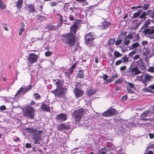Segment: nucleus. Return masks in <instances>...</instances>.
<instances>
[{
	"label": "nucleus",
	"instance_id": "obj_29",
	"mask_svg": "<svg viewBox=\"0 0 154 154\" xmlns=\"http://www.w3.org/2000/svg\"><path fill=\"white\" fill-rule=\"evenodd\" d=\"M142 11V9L140 10H139L138 11L134 13L133 14V17H132V19H134L138 17L139 16L141 12Z\"/></svg>",
	"mask_w": 154,
	"mask_h": 154
},
{
	"label": "nucleus",
	"instance_id": "obj_3",
	"mask_svg": "<svg viewBox=\"0 0 154 154\" xmlns=\"http://www.w3.org/2000/svg\"><path fill=\"white\" fill-rule=\"evenodd\" d=\"M84 112V109L81 108L73 111L72 113V115L75 123L80 121L83 116Z\"/></svg>",
	"mask_w": 154,
	"mask_h": 154
},
{
	"label": "nucleus",
	"instance_id": "obj_47",
	"mask_svg": "<svg viewBox=\"0 0 154 154\" xmlns=\"http://www.w3.org/2000/svg\"><path fill=\"white\" fill-rule=\"evenodd\" d=\"M149 5L146 4H144L143 5V9L144 10H147L149 8Z\"/></svg>",
	"mask_w": 154,
	"mask_h": 154
},
{
	"label": "nucleus",
	"instance_id": "obj_22",
	"mask_svg": "<svg viewBox=\"0 0 154 154\" xmlns=\"http://www.w3.org/2000/svg\"><path fill=\"white\" fill-rule=\"evenodd\" d=\"M118 77V75L116 74V75H113L112 76V78L108 79L105 82L106 84H108L114 81V80L117 78Z\"/></svg>",
	"mask_w": 154,
	"mask_h": 154
},
{
	"label": "nucleus",
	"instance_id": "obj_59",
	"mask_svg": "<svg viewBox=\"0 0 154 154\" xmlns=\"http://www.w3.org/2000/svg\"><path fill=\"white\" fill-rule=\"evenodd\" d=\"M122 63V60H119L116 61L115 63V64L116 66H118L120 64Z\"/></svg>",
	"mask_w": 154,
	"mask_h": 154
},
{
	"label": "nucleus",
	"instance_id": "obj_51",
	"mask_svg": "<svg viewBox=\"0 0 154 154\" xmlns=\"http://www.w3.org/2000/svg\"><path fill=\"white\" fill-rule=\"evenodd\" d=\"M148 71L151 72H154V66H151L148 69Z\"/></svg>",
	"mask_w": 154,
	"mask_h": 154
},
{
	"label": "nucleus",
	"instance_id": "obj_33",
	"mask_svg": "<svg viewBox=\"0 0 154 154\" xmlns=\"http://www.w3.org/2000/svg\"><path fill=\"white\" fill-rule=\"evenodd\" d=\"M137 66H138V68L139 67L140 69L143 71H145L146 69L145 64L144 63H142L141 64Z\"/></svg>",
	"mask_w": 154,
	"mask_h": 154
},
{
	"label": "nucleus",
	"instance_id": "obj_58",
	"mask_svg": "<svg viewBox=\"0 0 154 154\" xmlns=\"http://www.w3.org/2000/svg\"><path fill=\"white\" fill-rule=\"evenodd\" d=\"M25 147L27 148H29L32 147L31 145L29 143H26L25 145Z\"/></svg>",
	"mask_w": 154,
	"mask_h": 154
},
{
	"label": "nucleus",
	"instance_id": "obj_40",
	"mask_svg": "<svg viewBox=\"0 0 154 154\" xmlns=\"http://www.w3.org/2000/svg\"><path fill=\"white\" fill-rule=\"evenodd\" d=\"M130 40L125 38L123 41L124 45L126 46H128L130 42Z\"/></svg>",
	"mask_w": 154,
	"mask_h": 154
},
{
	"label": "nucleus",
	"instance_id": "obj_35",
	"mask_svg": "<svg viewBox=\"0 0 154 154\" xmlns=\"http://www.w3.org/2000/svg\"><path fill=\"white\" fill-rule=\"evenodd\" d=\"M32 87V86L31 85H29L26 86L25 88H24V92L25 93H26V92L30 90Z\"/></svg>",
	"mask_w": 154,
	"mask_h": 154
},
{
	"label": "nucleus",
	"instance_id": "obj_42",
	"mask_svg": "<svg viewBox=\"0 0 154 154\" xmlns=\"http://www.w3.org/2000/svg\"><path fill=\"white\" fill-rule=\"evenodd\" d=\"M123 81V79L122 78L120 79H119L115 81L114 82V84L116 85H118L122 82Z\"/></svg>",
	"mask_w": 154,
	"mask_h": 154
},
{
	"label": "nucleus",
	"instance_id": "obj_4",
	"mask_svg": "<svg viewBox=\"0 0 154 154\" xmlns=\"http://www.w3.org/2000/svg\"><path fill=\"white\" fill-rule=\"evenodd\" d=\"M66 89L64 88H56L55 89L51 91L55 97L62 98H64L66 97Z\"/></svg>",
	"mask_w": 154,
	"mask_h": 154
},
{
	"label": "nucleus",
	"instance_id": "obj_45",
	"mask_svg": "<svg viewBox=\"0 0 154 154\" xmlns=\"http://www.w3.org/2000/svg\"><path fill=\"white\" fill-rule=\"evenodd\" d=\"M122 41V40H121L120 39H119V38H118L116 41H115V45L116 46H118L121 43Z\"/></svg>",
	"mask_w": 154,
	"mask_h": 154
},
{
	"label": "nucleus",
	"instance_id": "obj_13",
	"mask_svg": "<svg viewBox=\"0 0 154 154\" xmlns=\"http://www.w3.org/2000/svg\"><path fill=\"white\" fill-rule=\"evenodd\" d=\"M58 121L62 122L66 121L68 118V116L64 113H61L58 115L56 117Z\"/></svg>",
	"mask_w": 154,
	"mask_h": 154
},
{
	"label": "nucleus",
	"instance_id": "obj_53",
	"mask_svg": "<svg viewBox=\"0 0 154 154\" xmlns=\"http://www.w3.org/2000/svg\"><path fill=\"white\" fill-rule=\"evenodd\" d=\"M148 110L149 111V114L150 113L151 115L152 114H154V106H153L152 108L151 109H149Z\"/></svg>",
	"mask_w": 154,
	"mask_h": 154
},
{
	"label": "nucleus",
	"instance_id": "obj_64",
	"mask_svg": "<svg viewBox=\"0 0 154 154\" xmlns=\"http://www.w3.org/2000/svg\"><path fill=\"white\" fill-rule=\"evenodd\" d=\"M149 88H150V90H154V84H152L149 86Z\"/></svg>",
	"mask_w": 154,
	"mask_h": 154
},
{
	"label": "nucleus",
	"instance_id": "obj_38",
	"mask_svg": "<svg viewBox=\"0 0 154 154\" xmlns=\"http://www.w3.org/2000/svg\"><path fill=\"white\" fill-rule=\"evenodd\" d=\"M6 7V5L2 2L1 0H0V8L1 10L5 9Z\"/></svg>",
	"mask_w": 154,
	"mask_h": 154
},
{
	"label": "nucleus",
	"instance_id": "obj_1",
	"mask_svg": "<svg viewBox=\"0 0 154 154\" xmlns=\"http://www.w3.org/2000/svg\"><path fill=\"white\" fill-rule=\"evenodd\" d=\"M35 110L34 108L30 105L26 106L24 109L23 116L30 119H33L35 115Z\"/></svg>",
	"mask_w": 154,
	"mask_h": 154
},
{
	"label": "nucleus",
	"instance_id": "obj_19",
	"mask_svg": "<svg viewBox=\"0 0 154 154\" xmlns=\"http://www.w3.org/2000/svg\"><path fill=\"white\" fill-rule=\"evenodd\" d=\"M53 82H55V84L57 85V88H63V82L60 81V79H55L52 80Z\"/></svg>",
	"mask_w": 154,
	"mask_h": 154
},
{
	"label": "nucleus",
	"instance_id": "obj_25",
	"mask_svg": "<svg viewBox=\"0 0 154 154\" xmlns=\"http://www.w3.org/2000/svg\"><path fill=\"white\" fill-rule=\"evenodd\" d=\"M78 78L82 79L84 77V73L82 69H80L78 71V73L77 75Z\"/></svg>",
	"mask_w": 154,
	"mask_h": 154
},
{
	"label": "nucleus",
	"instance_id": "obj_28",
	"mask_svg": "<svg viewBox=\"0 0 154 154\" xmlns=\"http://www.w3.org/2000/svg\"><path fill=\"white\" fill-rule=\"evenodd\" d=\"M24 88H23V87H21L17 92V93L15 94V96L16 97L18 96L19 95H20L22 93H23V94H24L26 93H25L24 92Z\"/></svg>",
	"mask_w": 154,
	"mask_h": 154
},
{
	"label": "nucleus",
	"instance_id": "obj_9",
	"mask_svg": "<svg viewBox=\"0 0 154 154\" xmlns=\"http://www.w3.org/2000/svg\"><path fill=\"white\" fill-rule=\"evenodd\" d=\"M82 22V20H78L76 22H74L73 24L70 27V32L69 33L73 34L75 36L76 32V30L79 26V24Z\"/></svg>",
	"mask_w": 154,
	"mask_h": 154
},
{
	"label": "nucleus",
	"instance_id": "obj_17",
	"mask_svg": "<svg viewBox=\"0 0 154 154\" xmlns=\"http://www.w3.org/2000/svg\"><path fill=\"white\" fill-rule=\"evenodd\" d=\"M127 83L128 85L126 87L127 91L129 93H134V89L135 88V87L132 83L128 82Z\"/></svg>",
	"mask_w": 154,
	"mask_h": 154
},
{
	"label": "nucleus",
	"instance_id": "obj_23",
	"mask_svg": "<svg viewBox=\"0 0 154 154\" xmlns=\"http://www.w3.org/2000/svg\"><path fill=\"white\" fill-rule=\"evenodd\" d=\"M96 92V91L94 89H88L86 91V93L87 95L90 96L94 94Z\"/></svg>",
	"mask_w": 154,
	"mask_h": 154
},
{
	"label": "nucleus",
	"instance_id": "obj_20",
	"mask_svg": "<svg viewBox=\"0 0 154 154\" xmlns=\"http://www.w3.org/2000/svg\"><path fill=\"white\" fill-rule=\"evenodd\" d=\"M57 16H59V17L58 19V20L59 21V23L57 25V26L61 27L63 24V19L62 18V15L59 13H57Z\"/></svg>",
	"mask_w": 154,
	"mask_h": 154
},
{
	"label": "nucleus",
	"instance_id": "obj_39",
	"mask_svg": "<svg viewBox=\"0 0 154 154\" xmlns=\"http://www.w3.org/2000/svg\"><path fill=\"white\" fill-rule=\"evenodd\" d=\"M139 46V44L138 42H136L134 43L131 45L132 47H131V49H133L134 48H136L138 47Z\"/></svg>",
	"mask_w": 154,
	"mask_h": 154
},
{
	"label": "nucleus",
	"instance_id": "obj_7",
	"mask_svg": "<svg viewBox=\"0 0 154 154\" xmlns=\"http://www.w3.org/2000/svg\"><path fill=\"white\" fill-rule=\"evenodd\" d=\"M118 113V111L115 109L110 107L107 110L102 114V116L104 117H110Z\"/></svg>",
	"mask_w": 154,
	"mask_h": 154
},
{
	"label": "nucleus",
	"instance_id": "obj_36",
	"mask_svg": "<svg viewBox=\"0 0 154 154\" xmlns=\"http://www.w3.org/2000/svg\"><path fill=\"white\" fill-rule=\"evenodd\" d=\"M28 132L31 134H34L35 131H36V130L35 129L28 128H26Z\"/></svg>",
	"mask_w": 154,
	"mask_h": 154
},
{
	"label": "nucleus",
	"instance_id": "obj_54",
	"mask_svg": "<svg viewBox=\"0 0 154 154\" xmlns=\"http://www.w3.org/2000/svg\"><path fill=\"white\" fill-rule=\"evenodd\" d=\"M135 51H133L131 52L130 53L128 54L129 57H132L135 54Z\"/></svg>",
	"mask_w": 154,
	"mask_h": 154
},
{
	"label": "nucleus",
	"instance_id": "obj_31",
	"mask_svg": "<svg viewBox=\"0 0 154 154\" xmlns=\"http://www.w3.org/2000/svg\"><path fill=\"white\" fill-rule=\"evenodd\" d=\"M142 91L143 92H149L151 93H152L153 92L152 90H150V88H149V86L148 87L142 89Z\"/></svg>",
	"mask_w": 154,
	"mask_h": 154
},
{
	"label": "nucleus",
	"instance_id": "obj_6",
	"mask_svg": "<svg viewBox=\"0 0 154 154\" xmlns=\"http://www.w3.org/2000/svg\"><path fill=\"white\" fill-rule=\"evenodd\" d=\"M126 72L128 75L131 77L136 75H137L141 73L142 72L139 69L138 66H136L133 68H131V66L130 67L127 69Z\"/></svg>",
	"mask_w": 154,
	"mask_h": 154
},
{
	"label": "nucleus",
	"instance_id": "obj_63",
	"mask_svg": "<svg viewBox=\"0 0 154 154\" xmlns=\"http://www.w3.org/2000/svg\"><path fill=\"white\" fill-rule=\"evenodd\" d=\"M144 154H154V152L152 150H149L147 153H145Z\"/></svg>",
	"mask_w": 154,
	"mask_h": 154
},
{
	"label": "nucleus",
	"instance_id": "obj_15",
	"mask_svg": "<svg viewBox=\"0 0 154 154\" xmlns=\"http://www.w3.org/2000/svg\"><path fill=\"white\" fill-rule=\"evenodd\" d=\"M25 8L29 13H33L36 11L35 6L33 4L26 5H25Z\"/></svg>",
	"mask_w": 154,
	"mask_h": 154
},
{
	"label": "nucleus",
	"instance_id": "obj_43",
	"mask_svg": "<svg viewBox=\"0 0 154 154\" xmlns=\"http://www.w3.org/2000/svg\"><path fill=\"white\" fill-rule=\"evenodd\" d=\"M34 95L35 96L34 99L35 100H38L40 99V95L37 93H36L34 94Z\"/></svg>",
	"mask_w": 154,
	"mask_h": 154
},
{
	"label": "nucleus",
	"instance_id": "obj_50",
	"mask_svg": "<svg viewBox=\"0 0 154 154\" xmlns=\"http://www.w3.org/2000/svg\"><path fill=\"white\" fill-rule=\"evenodd\" d=\"M51 52L49 51H48L45 53V55L47 57L51 56Z\"/></svg>",
	"mask_w": 154,
	"mask_h": 154
},
{
	"label": "nucleus",
	"instance_id": "obj_16",
	"mask_svg": "<svg viewBox=\"0 0 154 154\" xmlns=\"http://www.w3.org/2000/svg\"><path fill=\"white\" fill-rule=\"evenodd\" d=\"M143 32L145 35H151L152 37H150V38L154 39V29L149 28L143 30Z\"/></svg>",
	"mask_w": 154,
	"mask_h": 154
},
{
	"label": "nucleus",
	"instance_id": "obj_57",
	"mask_svg": "<svg viewBox=\"0 0 154 154\" xmlns=\"http://www.w3.org/2000/svg\"><path fill=\"white\" fill-rule=\"evenodd\" d=\"M127 67L125 66H124L120 67V69L121 71H124L125 70Z\"/></svg>",
	"mask_w": 154,
	"mask_h": 154
},
{
	"label": "nucleus",
	"instance_id": "obj_11",
	"mask_svg": "<svg viewBox=\"0 0 154 154\" xmlns=\"http://www.w3.org/2000/svg\"><path fill=\"white\" fill-rule=\"evenodd\" d=\"M71 125L67 124L66 123H62L59 125L57 127V130L60 131H62L63 130H67L71 128Z\"/></svg>",
	"mask_w": 154,
	"mask_h": 154
},
{
	"label": "nucleus",
	"instance_id": "obj_60",
	"mask_svg": "<svg viewBox=\"0 0 154 154\" xmlns=\"http://www.w3.org/2000/svg\"><path fill=\"white\" fill-rule=\"evenodd\" d=\"M6 107L4 105L0 107V109L1 110L4 111L6 110Z\"/></svg>",
	"mask_w": 154,
	"mask_h": 154
},
{
	"label": "nucleus",
	"instance_id": "obj_24",
	"mask_svg": "<svg viewBox=\"0 0 154 154\" xmlns=\"http://www.w3.org/2000/svg\"><path fill=\"white\" fill-rule=\"evenodd\" d=\"M127 33V32L125 31L122 32L119 35L118 38L122 41L123 39L126 36Z\"/></svg>",
	"mask_w": 154,
	"mask_h": 154
},
{
	"label": "nucleus",
	"instance_id": "obj_30",
	"mask_svg": "<svg viewBox=\"0 0 154 154\" xmlns=\"http://www.w3.org/2000/svg\"><path fill=\"white\" fill-rule=\"evenodd\" d=\"M149 111L147 110L143 112L141 114V117L143 118L148 116L149 114Z\"/></svg>",
	"mask_w": 154,
	"mask_h": 154
},
{
	"label": "nucleus",
	"instance_id": "obj_61",
	"mask_svg": "<svg viewBox=\"0 0 154 154\" xmlns=\"http://www.w3.org/2000/svg\"><path fill=\"white\" fill-rule=\"evenodd\" d=\"M64 75L66 76L68 78H69L70 77L69 72L67 71H66L65 72Z\"/></svg>",
	"mask_w": 154,
	"mask_h": 154
},
{
	"label": "nucleus",
	"instance_id": "obj_10",
	"mask_svg": "<svg viewBox=\"0 0 154 154\" xmlns=\"http://www.w3.org/2000/svg\"><path fill=\"white\" fill-rule=\"evenodd\" d=\"M43 133L42 131H41L36 130L33 134V139L35 144L38 143V142L40 140L41 135Z\"/></svg>",
	"mask_w": 154,
	"mask_h": 154
},
{
	"label": "nucleus",
	"instance_id": "obj_44",
	"mask_svg": "<svg viewBox=\"0 0 154 154\" xmlns=\"http://www.w3.org/2000/svg\"><path fill=\"white\" fill-rule=\"evenodd\" d=\"M150 23V20L149 19L147 20L145 22V23L143 25V27H147Z\"/></svg>",
	"mask_w": 154,
	"mask_h": 154
},
{
	"label": "nucleus",
	"instance_id": "obj_52",
	"mask_svg": "<svg viewBox=\"0 0 154 154\" xmlns=\"http://www.w3.org/2000/svg\"><path fill=\"white\" fill-rule=\"evenodd\" d=\"M143 60L142 59H140L137 61V64L139 66L142 63H143Z\"/></svg>",
	"mask_w": 154,
	"mask_h": 154
},
{
	"label": "nucleus",
	"instance_id": "obj_56",
	"mask_svg": "<svg viewBox=\"0 0 154 154\" xmlns=\"http://www.w3.org/2000/svg\"><path fill=\"white\" fill-rule=\"evenodd\" d=\"M69 20L71 21H73L74 19V17L72 15H69Z\"/></svg>",
	"mask_w": 154,
	"mask_h": 154
},
{
	"label": "nucleus",
	"instance_id": "obj_34",
	"mask_svg": "<svg viewBox=\"0 0 154 154\" xmlns=\"http://www.w3.org/2000/svg\"><path fill=\"white\" fill-rule=\"evenodd\" d=\"M149 11H147V12L146 13V12H144L143 13V14L140 15L139 17L140 19H143L144 18V20L146 19L145 17L147 15L148 13L149 12Z\"/></svg>",
	"mask_w": 154,
	"mask_h": 154
},
{
	"label": "nucleus",
	"instance_id": "obj_49",
	"mask_svg": "<svg viewBox=\"0 0 154 154\" xmlns=\"http://www.w3.org/2000/svg\"><path fill=\"white\" fill-rule=\"evenodd\" d=\"M133 36L132 34H128L127 35L125 38H128L130 40L132 39L133 38Z\"/></svg>",
	"mask_w": 154,
	"mask_h": 154
},
{
	"label": "nucleus",
	"instance_id": "obj_14",
	"mask_svg": "<svg viewBox=\"0 0 154 154\" xmlns=\"http://www.w3.org/2000/svg\"><path fill=\"white\" fill-rule=\"evenodd\" d=\"M40 108L43 111L49 112L50 111L51 107L49 103H42L40 105Z\"/></svg>",
	"mask_w": 154,
	"mask_h": 154
},
{
	"label": "nucleus",
	"instance_id": "obj_8",
	"mask_svg": "<svg viewBox=\"0 0 154 154\" xmlns=\"http://www.w3.org/2000/svg\"><path fill=\"white\" fill-rule=\"evenodd\" d=\"M96 36L95 34L93 32L88 33L85 36V42L86 44H91Z\"/></svg>",
	"mask_w": 154,
	"mask_h": 154
},
{
	"label": "nucleus",
	"instance_id": "obj_12",
	"mask_svg": "<svg viewBox=\"0 0 154 154\" xmlns=\"http://www.w3.org/2000/svg\"><path fill=\"white\" fill-rule=\"evenodd\" d=\"M28 60L30 64H32L37 61L38 56L35 53L29 54Z\"/></svg>",
	"mask_w": 154,
	"mask_h": 154
},
{
	"label": "nucleus",
	"instance_id": "obj_55",
	"mask_svg": "<svg viewBox=\"0 0 154 154\" xmlns=\"http://www.w3.org/2000/svg\"><path fill=\"white\" fill-rule=\"evenodd\" d=\"M148 136L150 139H152L154 138V134L149 133Z\"/></svg>",
	"mask_w": 154,
	"mask_h": 154
},
{
	"label": "nucleus",
	"instance_id": "obj_37",
	"mask_svg": "<svg viewBox=\"0 0 154 154\" xmlns=\"http://www.w3.org/2000/svg\"><path fill=\"white\" fill-rule=\"evenodd\" d=\"M21 26L22 27V28H21L19 32V34L20 35H21L22 34L23 32L24 29V24L23 23H22Z\"/></svg>",
	"mask_w": 154,
	"mask_h": 154
},
{
	"label": "nucleus",
	"instance_id": "obj_18",
	"mask_svg": "<svg viewBox=\"0 0 154 154\" xmlns=\"http://www.w3.org/2000/svg\"><path fill=\"white\" fill-rule=\"evenodd\" d=\"M74 92L76 98H78L82 96L83 91L79 88H75L74 89Z\"/></svg>",
	"mask_w": 154,
	"mask_h": 154
},
{
	"label": "nucleus",
	"instance_id": "obj_27",
	"mask_svg": "<svg viewBox=\"0 0 154 154\" xmlns=\"http://www.w3.org/2000/svg\"><path fill=\"white\" fill-rule=\"evenodd\" d=\"M115 42V38H111L107 41L106 44L107 45L109 46L114 44Z\"/></svg>",
	"mask_w": 154,
	"mask_h": 154
},
{
	"label": "nucleus",
	"instance_id": "obj_32",
	"mask_svg": "<svg viewBox=\"0 0 154 154\" xmlns=\"http://www.w3.org/2000/svg\"><path fill=\"white\" fill-rule=\"evenodd\" d=\"M121 60H122V62L123 63L125 64L127 63L129 61L128 59L126 56L121 58Z\"/></svg>",
	"mask_w": 154,
	"mask_h": 154
},
{
	"label": "nucleus",
	"instance_id": "obj_41",
	"mask_svg": "<svg viewBox=\"0 0 154 154\" xmlns=\"http://www.w3.org/2000/svg\"><path fill=\"white\" fill-rule=\"evenodd\" d=\"M114 55L115 57H119L122 56V54H121L117 51H115L114 52Z\"/></svg>",
	"mask_w": 154,
	"mask_h": 154
},
{
	"label": "nucleus",
	"instance_id": "obj_5",
	"mask_svg": "<svg viewBox=\"0 0 154 154\" xmlns=\"http://www.w3.org/2000/svg\"><path fill=\"white\" fill-rule=\"evenodd\" d=\"M137 77L138 80L146 86L148 84V82L151 80V79L153 78V76L146 74L138 76Z\"/></svg>",
	"mask_w": 154,
	"mask_h": 154
},
{
	"label": "nucleus",
	"instance_id": "obj_21",
	"mask_svg": "<svg viewBox=\"0 0 154 154\" xmlns=\"http://www.w3.org/2000/svg\"><path fill=\"white\" fill-rule=\"evenodd\" d=\"M23 0H17L16 2V6L18 9H20L23 6Z\"/></svg>",
	"mask_w": 154,
	"mask_h": 154
},
{
	"label": "nucleus",
	"instance_id": "obj_48",
	"mask_svg": "<svg viewBox=\"0 0 154 154\" xmlns=\"http://www.w3.org/2000/svg\"><path fill=\"white\" fill-rule=\"evenodd\" d=\"M106 150L105 149H102L98 151L99 154H106Z\"/></svg>",
	"mask_w": 154,
	"mask_h": 154
},
{
	"label": "nucleus",
	"instance_id": "obj_2",
	"mask_svg": "<svg viewBox=\"0 0 154 154\" xmlns=\"http://www.w3.org/2000/svg\"><path fill=\"white\" fill-rule=\"evenodd\" d=\"M64 40L66 45L70 46H74L76 42L75 36L73 34L68 33L63 36Z\"/></svg>",
	"mask_w": 154,
	"mask_h": 154
},
{
	"label": "nucleus",
	"instance_id": "obj_62",
	"mask_svg": "<svg viewBox=\"0 0 154 154\" xmlns=\"http://www.w3.org/2000/svg\"><path fill=\"white\" fill-rule=\"evenodd\" d=\"M140 56L139 54H137L134 57V59L135 60H137L140 58Z\"/></svg>",
	"mask_w": 154,
	"mask_h": 154
},
{
	"label": "nucleus",
	"instance_id": "obj_46",
	"mask_svg": "<svg viewBox=\"0 0 154 154\" xmlns=\"http://www.w3.org/2000/svg\"><path fill=\"white\" fill-rule=\"evenodd\" d=\"M108 75L107 74H103V79L104 81H105L104 82V84H106L105 83V82L108 79H107L108 78Z\"/></svg>",
	"mask_w": 154,
	"mask_h": 154
},
{
	"label": "nucleus",
	"instance_id": "obj_26",
	"mask_svg": "<svg viewBox=\"0 0 154 154\" xmlns=\"http://www.w3.org/2000/svg\"><path fill=\"white\" fill-rule=\"evenodd\" d=\"M110 25L111 23L107 21H104L103 23L102 27L103 29H105L108 28Z\"/></svg>",
	"mask_w": 154,
	"mask_h": 154
}]
</instances>
